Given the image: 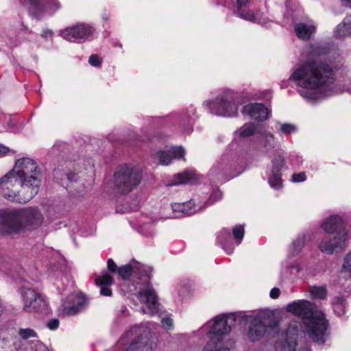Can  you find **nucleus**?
I'll use <instances>...</instances> for the list:
<instances>
[{
    "mask_svg": "<svg viewBox=\"0 0 351 351\" xmlns=\"http://www.w3.org/2000/svg\"><path fill=\"white\" fill-rule=\"evenodd\" d=\"M298 82V93L304 98H315L314 90L332 84L334 71L326 63L308 59L299 64L290 77Z\"/></svg>",
    "mask_w": 351,
    "mask_h": 351,
    "instance_id": "1",
    "label": "nucleus"
},
{
    "mask_svg": "<svg viewBox=\"0 0 351 351\" xmlns=\"http://www.w3.org/2000/svg\"><path fill=\"white\" fill-rule=\"evenodd\" d=\"M286 309L302 318L305 332L313 342L325 343L328 335V322L315 305L306 300H298L289 304Z\"/></svg>",
    "mask_w": 351,
    "mask_h": 351,
    "instance_id": "2",
    "label": "nucleus"
},
{
    "mask_svg": "<svg viewBox=\"0 0 351 351\" xmlns=\"http://www.w3.org/2000/svg\"><path fill=\"white\" fill-rule=\"evenodd\" d=\"M326 233H335L332 239L322 241L318 247L324 253L332 254L334 252L346 247V242L351 235V228L338 215H334L327 218L322 224Z\"/></svg>",
    "mask_w": 351,
    "mask_h": 351,
    "instance_id": "3",
    "label": "nucleus"
},
{
    "mask_svg": "<svg viewBox=\"0 0 351 351\" xmlns=\"http://www.w3.org/2000/svg\"><path fill=\"white\" fill-rule=\"evenodd\" d=\"M240 321H246L250 323L248 329V338L252 341H256L262 338L267 332L274 335L279 332V321L275 315L269 312L262 313L253 317L252 315H247L243 312L240 315Z\"/></svg>",
    "mask_w": 351,
    "mask_h": 351,
    "instance_id": "4",
    "label": "nucleus"
},
{
    "mask_svg": "<svg viewBox=\"0 0 351 351\" xmlns=\"http://www.w3.org/2000/svg\"><path fill=\"white\" fill-rule=\"evenodd\" d=\"M19 176L11 170L0 178V193L10 202L25 204L34 197H29L30 190Z\"/></svg>",
    "mask_w": 351,
    "mask_h": 351,
    "instance_id": "5",
    "label": "nucleus"
},
{
    "mask_svg": "<svg viewBox=\"0 0 351 351\" xmlns=\"http://www.w3.org/2000/svg\"><path fill=\"white\" fill-rule=\"evenodd\" d=\"M5 220L12 223V226H7L5 231L16 234L27 227L40 226L44 217L38 208L29 207L21 210H10V213L5 215Z\"/></svg>",
    "mask_w": 351,
    "mask_h": 351,
    "instance_id": "6",
    "label": "nucleus"
},
{
    "mask_svg": "<svg viewBox=\"0 0 351 351\" xmlns=\"http://www.w3.org/2000/svg\"><path fill=\"white\" fill-rule=\"evenodd\" d=\"M19 176L23 183L30 189L29 197H34L38 192L41 184V172L36 162L29 158H23L16 161L11 170Z\"/></svg>",
    "mask_w": 351,
    "mask_h": 351,
    "instance_id": "7",
    "label": "nucleus"
},
{
    "mask_svg": "<svg viewBox=\"0 0 351 351\" xmlns=\"http://www.w3.org/2000/svg\"><path fill=\"white\" fill-rule=\"evenodd\" d=\"M142 180L141 171L130 165L119 168L114 174V189L120 194H128Z\"/></svg>",
    "mask_w": 351,
    "mask_h": 351,
    "instance_id": "8",
    "label": "nucleus"
},
{
    "mask_svg": "<svg viewBox=\"0 0 351 351\" xmlns=\"http://www.w3.org/2000/svg\"><path fill=\"white\" fill-rule=\"evenodd\" d=\"M235 95L227 90L219 95L215 101H208L213 114L218 116L233 117L237 114L238 105L234 102Z\"/></svg>",
    "mask_w": 351,
    "mask_h": 351,
    "instance_id": "9",
    "label": "nucleus"
},
{
    "mask_svg": "<svg viewBox=\"0 0 351 351\" xmlns=\"http://www.w3.org/2000/svg\"><path fill=\"white\" fill-rule=\"evenodd\" d=\"M242 315L243 312H236L217 316L213 322H209L207 324L210 327L208 333V337L216 336L217 337L216 339L224 341L225 335L230 332L236 320L239 319L240 315Z\"/></svg>",
    "mask_w": 351,
    "mask_h": 351,
    "instance_id": "10",
    "label": "nucleus"
},
{
    "mask_svg": "<svg viewBox=\"0 0 351 351\" xmlns=\"http://www.w3.org/2000/svg\"><path fill=\"white\" fill-rule=\"evenodd\" d=\"M156 335L146 328L139 329L125 351H153L157 346Z\"/></svg>",
    "mask_w": 351,
    "mask_h": 351,
    "instance_id": "11",
    "label": "nucleus"
},
{
    "mask_svg": "<svg viewBox=\"0 0 351 351\" xmlns=\"http://www.w3.org/2000/svg\"><path fill=\"white\" fill-rule=\"evenodd\" d=\"M23 310L27 313L45 311L46 303L41 295L29 287H23L21 290Z\"/></svg>",
    "mask_w": 351,
    "mask_h": 351,
    "instance_id": "12",
    "label": "nucleus"
},
{
    "mask_svg": "<svg viewBox=\"0 0 351 351\" xmlns=\"http://www.w3.org/2000/svg\"><path fill=\"white\" fill-rule=\"evenodd\" d=\"M94 29L85 24H78L73 27H66L60 32L61 36L71 42H80L87 39L93 33Z\"/></svg>",
    "mask_w": 351,
    "mask_h": 351,
    "instance_id": "13",
    "label": "nucleus"
},
{
    "mask_svg": "<svg viewBox=\"0 0 351 351\" xmlns=\"http://www.w3.org/2000/svg\"><path fill=\"white\" fill-rule=\"evenodd\" d=\"M157 295L154 289L147 287L143 289L139 293V300L147 306V311L142 308L144 313H156L158 311L159 304L157 301Z\"/></svg>",
    "mask_w": 351,
    "mask_h": 351,
    "instance_id": "14",
    "label": "nucleus"
},
{
    "mask_svg": "<svg viewBox=\"0 0 351 351\" xmlns=\"http://www.w3.org/2000/svg\"><path fill=\"white\" fill-rule=\"evenodd\" d=\"M298 328L296 324H291L285 332L284 340L278 343L279 351H295Z\"/></svg>",
    "mask_w": 351,
    "mask_h": 351,
    "instance_id": "15",
    "label": "nucleus"
},
{
    "mask_svg": "<svg viewBox=\"0 0 351 351\" xmlns=\"http://www.w3.org/2000/svg\"><path fill=\"white\" fill-rule=\"evenodd\" d=\"M242 112L256 120L264 121L269 117L268 109L261 104H247L243 106Z\"/></svg>",
    "mask_w": 351,
    "mask_h": 351,
    "instance_id": "16",
    "label": "nucleus"
},
{
    "mask_svg": "<svg viewBox=\"0 0 351 351\" xmlns=\"http://www.w3.org/2000/svg\"><path fill=\"white\" fill-rule=\"evenodd\" d=\"M185 152L182 147H173L168 152L159 151L158 152L160 163L162 165H168L170 164L172 156L180 159L182 158Z\"/></svg>",
    "mask_w": 351,
    "mask_h": 351,
    "instance_id": "17",
    "label": "nucleus"
},
{
    "mask_svg": "<svg viewBox=\"0 0 351 351\" xmlns=\"http://www.w3.org/2000/svg\"><path fill=\"white\" fill-rule=\"evenodd\" d=\"M294 29L298 38L302 40H308L315 32V27L313 25L299 23L295 25Z\"/></svg>",
    "mask_w": 351,
    "mask_h": 351,
    "instance_id": "18",
    "label": "nucleus"
},
{
    "mask_svg": "<svg viewBox=\"0 0 351 351\" xmlns=\"http://www.w3.org/2000/svg\"><path fill=\"white\" fill-rule=\"evenodd\" d=\"M86 303V298L82 293L76 295V304L71 306H64L62 308V314L66 315H75L80 312L82 307Z\"/></svg>",
    "mask_w": 351,
    "mask_h": 351,
    "instance_id": "19",
    "label": "nucleus"
},
{
    "mask_svg": "<svg viewBox=\"0 0 351 351\" xmlns=\"http://www.w3.org/2000/svg\"><path fill=\"white\" fill-rule=\"evenodd\" d=\"M21 348L20 340L0 336V351H18Z\"/></svg>",
    "mask_w": 351,
    "mask_h": 351,
    "instance_id": "20",
    "label": "nucleus"
},
{
    "mask_svg": "<svg viewBox=\"0 0 351 351\" xmlns=\"http://www.w3.org/2000/svg\"><path fill=\"white\" fill-rule=\"evenodd\" d=\"M217 337H209V341L204 347L202 351H230L225 341L216 339Z\"/></svg>",
    "mask_w": 351,
    "mask_h": 351,
    "instance_id": "21",
    "label": "nucleus"
},
{
    "mask_svg": "<svg viewBox=\"0 0 351 351\" xmlns=\"http://www.w3.org/2000/svg\"><path fill=\"white\" fill-rule=\"evenodd\" d=\"M234 14L240 18L253 23H257L261 25H265L266 23V19L261 17L258 12L256 13L252 11H239L235 10Z\"/></svg>",
    "mask_w": 351,
    "mask_h": 351,
    "instance_id": "22",
    "label": "nucleus"
},
{
    "mask_svg": "<svg viewBox=\"0 0 351 351\" xmlns=\"http://www.w3.org/2000/svg\"><path fill=\"white\" fill-rule=\"evenodd\" d=\"M174 212H180L185 215H191L196 213L195 203L190 200L182 204L175 203L171 206Z\"/></svg>",
    "mask_w": 351,
    "mask_h": 351,
    "instance_id": "23",
    "label": "nucleus"
},
{
    "mask_svg": "<svg viewBox=\"0 0 351 351\" xmlns=\"http://www.w3.org/2000/svg\"><path fill=\"white\" fill-rule=\"evenodd\" d=\"M139 267L137 261H132L129 264L119 267L117 274L123 280H127L133 274V271L138 270Z\"/></svg>",
    "mask_w": 351,
    "mask_h": 351,
    "instance_id": "24",
    "label": "nucleus"
},
{
    "mask_svg": "<svg viewBox=\"0 0 351 351\" xmlns=\"http://www.w3.org/2000/svg\"><path fill=\"white\" fill-rule=\"evenodd\" d=\"M256 132H260V125L253 123H245L236 131V134L240 137H249Z\"/></svg>",
    "mask_w": 351,
    "mask_h": 351,
    "instance_id": "25",
    "label": "nucleus"
},
{
    "mask_svg": "<svg viewBox=\"0 0 351 351\" xmlns=\"http://www.w3.org/2000/svg\"><path fill=\"white\" fill-rule=\"evenodd\" d=\"M351 33V18H346L339 24L335 31L337 38L344 37Z\"/></svg>",
    "mask_w": 351,
    "mask_h": 351,
    "instance_id": "26",
    "label": "nucleus"
},
{
    "mask_svg": "<svg viewBox=\"0 0 351 351\" xmlns=\"http://www.w3.org/2000/svg\"><path fill=\"white\" fill-rule=\"evenodd\" d=\"M261 145L266 151L272 149L275 146L274 136L270 132L263 134L261 138Z\"/></svg>",
    "mask_w": 351,
    "mask_h": 351,
    "instance_id": "27",
    "label": "nucleus"
},
{
    "mask_svg": "<svg viewBox=\"0 0 351 351\" xmlns=\"http://www.w3.org/2000/svg\"><path fill=\"white\" fill-rule=\"evenodd\" d=\"M332 303L334 311L337 315L340 316L344 313L346 308V300L343 297H335Z\"/></svg>",
    "mask_w": 351,
    "mask_h": 351,
    "instance_id": "28",
    "label": "nucleus"
},
{
    "mask_svg": "<svg viewBox=\"0 0 351 351\" xmlns=\"http://www.w3.org/2000/svg\"><path fill=\"white\" fill-rule=\"evenodd\" d=\"M10 213V210H0V234H11L12 232L5 231L7 226H12L11 221L5 220V215Z\"/></svg>",
    "mask_w": 351,
    "mask_h": 351,
    "instance_id": "29",
    "label": "nucleus"
},
{
    "mask_svg": "<svg viewBox=\"0 0 351 351\" xmlns=\"http://www.w3.org/2000/svg\"><path fill=\"white\" fill-rule=\"evenodd\" d=\"M285 159L282 156H276L272 160L271 173H281L282 169L283 167H285Z\"/></svg>",
    "mask_w": 351,
    "mask_h": 351,
    "instance_id": "30",
    "label": "nucleus"
},
{
    "mask_svg": "<svg viewBox=\"0 0 351 351\" xmlns=\"http://www.w3.org/2000/svg\"><path fill=\"white\" fill-rule=\"evenodd\" d=\"M210 174L214 178H217L218 180L227 179L226 176V169L222 165H219L215 166L210 171Z\"/></svg>",
    "mask_w": 351,
    "mask_h": 351,
    "instance_id": "31",
    "label": "nucleus"
},
{
    "mask_svg": "<svg viewBox=\"0 0 351 351\" xmlns=\"http://www.w3.org/2000/svg\"><path fill=\"white\" fill-rule=\"evenodd\" d=\"M30 5L29 12L35 16L38 17L43 12V6L39 0H28Z\"/></svg>",
    "mask_w": 351,
    "mask_h": 351,
    "instance_id": "32",
    "label": "nucleus"
},
{
    "mask_svg": "<svg viewBox=\"0 0 351 351\" xmlns=\"http://www.w3.org/2000/svg\"><path fill=\"white\" fill-rule=\"evenodd\" d=\"M306 240L305 234L302 233L298 235L297 239L293 242L291 249L293 254H297L303 247Z\"/></svg>",
    "mask_w": 351,
    "mask_h": 351,
    "instance_id": "33",
    "label": "nucleus"
},
{
    "mask_svg": "<svg viewBox=\"0 0 351 351\" xmlns=\"http://www.w3.org/2000/svg\"><path fill=\"white\" fill-rule=\"evenodd\" d=\"M310 293L313 298L324 299L326 296L327 291L324 286H314L311 287Z\"/></svg>",
    "mask_w": 351,
    "mask_h": 351,
    "instance_id": "34",
    "label": "nucleus"
},
{
    "mask_svg": "<svg viewBox=\"0 0 351 351\" xmlns=\"http://www.w3.org/2000/svg\"><path fill=\"white\" fill-rule=\"evenodd\" d=\"M113 283L112 277L108 273L103 274L95 279V284L97 286H110Z\"/></svg>",
    "mask_w": 351,
    "mask_h": 351,
    "instance_id": "35",
    "label": "nucleus"
},
{
    "mask_svg": "<svg viewBox=\"0 0 351 351\" xmlns=\"http://www.w3.org/2000/svg\"><path fill=\"white\" fill-rule=\"evenodd\" d=\"M269 183L271 187L274 189H280L282 185L281 173H271L270 177L269 178Z\"/></svg>",
    "mask_w": 351,
    "mask_h": 351,
    "instance_id": "36",
    "label": "nucleus"
},
{
    "mask_svg": "<svg viewBox=\"0 0 351 351\" xmlns=\"http://www.w3.org/2000/svg\"><path fill=\"white\" fill-rule=\"evenodd\" d=\"M191 181V176L189 173H181L176 175L175 178L173 181L172 184H180L188 183Z\"/></svg>",
    "mask_w": 351,
    "mask_h": 351,
    "instance_id": "37",
    "label": "nucleus"
},
{
    "mask_svg": "<svg viewBox=\"0 0 351 351\" xmlns=\"http://www.w3.org/2000/svg\"><path fill=\"white\" fill-rule=\"evenodd\" d=\"M138 264L140 265V268L136 271H133V274L138 276L139 278L143 276H147L149 278V274L152 271L151 269L149 267H145L138 262Z\"/></svg>",
    "mask_w": 351,
    "mask_h": 351,
    "instance_id": "38",
    "label": "nucleus"
},
{
    "mask_svg": "<svg viewBox=\"0 0 351 351\" xmlns=\"http://www.w3.org/2000/svg\"><path fill=\"white\" fill-rule=\"evenodd\" d=\"M19 335L23 339H25V340H26L30 337H37L36 332L31 328L20 329L19 331Z\"/></svg>",
    "mask_w": 351,
    "mask_h": 351,
    "instance_id": "39",
    "label": "nucleus"
},
{
    "mask_svg": "<svg viewBox=\"0 0 351 351\" xmlns=\"http://www.w3.org/2000/svg\"><path fill=\"white\" fill-rule=\"evenodd\" d=\"M45 4L46 8L51 12H56L60 8V3L58 0H45Z\"/></svg>",
    "mask_w": 351,
    "mask_h": 351,
    "instance_id": "40",
    "label": "nucleus"
},
{
    "mask_svg": "<svg viewBox=\"0 0 351 351\" xmlns=\"http://www.w3.org/2000/svg\"><path fill=\"white\" fill-rule=\"evenodd\" d=\"M280 132L284 134H291L296 132V126L291 123H283L280 125Z\"/></svg>",
    "mask_w": 351,
    "mask_h": 351,
    "instance_id": "41",
    "label": "nucleus"
},
{
    "mask_svg": "<svg viewBox=\"0 0 351 351\" xmlns=\"http://www.w3.org/2000/svg\"><path fill=\"white\" fill-rule=\"evenodd\" d=\"M232 233L235 239L237 241L238 244H239L244 235L243 227L241 226H235L232 230Z\"/></svg>",
    "mask_w": 351,
    "mask_h": 351,
    "instance_id": "42",
    "label": "nucleus"
},
{
    "mask_svg": "<svg viewBox=\"0 0 351 351\" xmlns=\"http://www.w3.org/2000/svg\"><path fill=\"white\" fill-rule=\"evenodd\" d=\"M64 178H62L63 180L64 178L66 179L69 183L70 185H69L71 188H74L76 189L77 188L76 180V175L72 172L67 173L63 175Z\"/></svg>",
    "mask_w": 351,
    "mask_h": 351,
    "instance_id": "43",
    "label": "nucleus"
},
{
    "mask_svg": "<svg viewBox=\"0 0 351 351\" xmlns=\"http://www.w3.org/2000/svg\"><path fill=\"white\" fill-rule=\"evenodd\" d=\"M88 62L93 66H100L101 64V60L99 56L96 54H93L89 57Z\"/></svg>",
    "mask_w": 351,
    "mask_h": 351,
    "instance_id": "44",
    "label": "nucleus"
},
{
    "mask_svg": "<svg viewBox=\"0 0 351 351\" xmlns=\"http://www.w3.org/2000/svg\"><path fill=\"white\" fill-rule=\"evenodd\" d=\"M343 269L346 271H351V251L344 258Z\"/></svg>",
    "mask_w": 351,
    "mask_h": 351,
    "instance_id": "45",
    "label": "nucleus"
},
{
    "mask_svg": "<svg viewBox=\"0 0 351 351\" xmlns=\"http://www.w3.org/2000/svg\"><path fill=\"white\" fill-rule=\"evenodd\" d=\"M108 269L111 273H117L119 267L112 258H109L107 261Z\"/></svg>",
    "mask_w": 351,
    "mask_h": 351,
    "instance_id": "46",
    "label": "nucleus"
},
{
    "mask_svg": "<svg viewBox=\"0 0 351 351\" xmlns=\"http://www.w3.org/2000/svg\"><path fill=\"white\" fill-rule=\"evenodd\" d=\"M306 177L304 172L299 173H293L291 180L294 182H303L306 180Z\"/></svg>",
    "mask_w": 351,
    "mask_h": 351,
    "instance_id": "47",
    "label": "nucleus"
},
{
    "mask_svg": "<svg viewBox=\"0 0 351 351\" xmlns=\"http://www.w3.org/2000/svg\"><path fill=\"white\" fill-rule=\"evenodd\" d=\"M161 323L165 329H171L173 327V319L169 317L162 319Z\"/></svg>",
    "mask_w": 351,
    "mask_h": 351,
    "instance_id": "48",
    "label": "nucleus"
},
{
    "mask_svg": "<svg viewBox=\"0 0 351 351\" xmlns=\"http://www.w3.org/2000/svg\"><path fill=\"white\" fill-rule=\"evenodd\" d=\"M47 326L50 330H56L59 326V320L58 319H50Z\"/></svg>",
    "mask_w": 351,
    "mask_h": 351,
    "instance_id": "49",
    "label": "nucleus"
},
{
    "mask_svg": "<svg viewBox=\"0 0 351 351\" xmlns=\"http://www.w3.org/2000/svg\"><path fill=\"white\" fill-rule=\"evenodd\" d=\"M222 197V192L220 191H215L210 196V201L212 203L220 199Z\"/></svg>",
    "mask_w": 351,
    "mask_h": 351,
    "instance_id": "50",
    "label": "nucleus"
},
{
    "mask_svg": "<svg viewBox=\"0 0 351 351\" xmlns=\"http://www.w3.org/2000/svg\"><path fill=\"white\" fill-rule=\"evenodd\" d=\"M308 53L312 56L315 54L320 55L322 53L320 49L315 45L311 46L308 50Z\"/></svg>",
    "mask_w": 351,
    "mask_h": 351,
    "instance_id": "51",
    "label": "nucleus"
},
{
    "mask_svg": "<svg viewBox=\"0 0 351 351\" xmlns=\"http://www.w3.org/2000/svg\"><path fill=\"white\" fill-rule=\"evenodd\" d=\"M248 3H249V0H237V4H236V7H237L236 10L242 11L241 8L246 7L248 5Z\"/></svg>",
    "mask_w": 351,
    "mask_h": 351,
    "instance_id": "52",
    "label": "nucleus"
},
{
    "mask_svg": "<svg viewBox=\"0 0 351 351\" xmlns=\"http://www.w3.org/2000/svg\"><path fill=\"white\" fill-rule=\"evenodd\" d=\"M100 294L104 296H110L112 295V291L108 286H100Z\"/></svg>",
    "mask_w": 351,
    "mask_h": 351,
    "instance_id": "53",
    "label": "nucleus"
},
{
    "mask_svg": "<svg viewBox=\"0 0 351 351\" xmlns=\"http://www.w3.org/2000/svg\"><path fill=\"white\" fill-rule=\"evenodd\" d=\"M280 293V289L278 288L274 287L270 291L269 295L271 298L276 299L279 297Z\"/></svg>",
    "mask_w": 351,
    "mask_h": 351,
    "instance_id": "54",
    "label": "nucleus"
},
{
    "mask_svg": "<svg viewBox=\"0 0 351 351\" xmlns=\"http://www.w3.org/2000/svg\"><path fill=\"white\" fill-rule=\"evenodd\" d=\"M8 151L9 149L7 147L0 144V157L4 156Z\"/></svg>",
    "mask_w": 351,
    "mask_h": 351,
    "instance_id": "55",
    "label": "nucleus"
},
{
    "mask_svg": "<svg viewBox=\"0 0 351 351\" xmlns=\"http://www.w3.org/2000/svg\"><path fill=\"white\" fill-rule=\"evenodd\" d=\"M52 35H53L52 31L49 30V29L44 31L42 34L43 37H44V38H47L48 36L51 37Z\"/></svg>",
    "mask_w": 351,
    "mask_h": 351,
    "instance_id": "56",
    "label": "nucleus"
},
{
    "mask_svg": "<svg viewBox=\"0 0 351 351\" xmlns=\"http://www.w3.org/2000/svg\"><path fill=\"white\" fill-rule=\"evenodd\" d=\"M121 311L122 313H125L127 311V307L126 306H123L121 308Z\"/></svg>",
    "mask_w": 351,
    "mask_h": 351,
    "instance_id": "57",
    "label": "nucleus"
},
{
    "mask_svg": "<svg viewBox=\"0 0 351 351\" xmlns=\"http://www.w3.org/2000/svg\"><path fill=\"white\" fill-rule=\"evenodd\" d=\"M232 249H228V250H227V253L228 254H232Z\"/></svg>",
    "mask_w": 351,
    "mask_h": 351,
    "instance_id": "58",
    "label": "nucleus"
},
{
    "mask_svg": "<svg viewBox=\"0 0 351 351\" xmlns=\"http://www.w3.org/2000/svg\"><path fill=\"white\" fill-rule=\"evenodd\" d=\"M346 1L351 3V0H346Z\"/></svg>",
    "mask_w": 351,
    "mask_h": 351,
    "instance_id": "59",
    "label": "nucleus"
},
{
    "mask_svg": "<svg viewBox=\"0 0 351 351\" xmlns=\"http://www.w3.org/2000/svg\"><path fill=\"white\" fill-rule=\"evenodd\" d=\"M305 351H310V350H308V349H306V350H305Z\"/></svg>",
    "mask_w": 351,
    "mask_h": 351,
    "instance_id": "60",
    "label": "nucleus"
}]
</instances>
